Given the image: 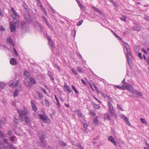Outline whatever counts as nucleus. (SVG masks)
<instances>
[{
    "mask_svg": "<svg viewBox=\"0 0 149 149\" xmlns=\"http://www.w3.org/2000/svg\"><path fill=\"white\" fill-rule=\"evenodd\" d=\"M93 105L94 107L96 109H99L100 107L99 105L95 103H93Z\"/></svg>",
    "mask_w": 149,
    "mask_h": 149,
    "instance_id": "obj_37",
    "label": "nucleus"
},
{
    "mask_svg": "<svg viewBox=\"0 0 149 149\" xmlns=\"http://www.w3.org/2000/svg\"><path fill=\"white\" fill-rule=\"evenodd\" d=\"M21 28L23 29H25L26 28V24L24 21H22L21 22Z\"/></svg>",
    "mask_w": 149,
    "mask_h": 149,
    "instance_id": "obj_22",
    "label": "nucleus"
},
{
    "mask_svg": "<svg viewBox=\"0 0 149 149\" xmlns=\"http://www.w3.org/2000/svg\"><path fill=\"white\" fill-rule=\"evenodd\" d=\"M124 90L127 89L132 94H134V91L132 86L130 84H127L124 87Z\"/></svg>",
    "mask_w": 149,
    "mask_h": 149,
    "instance_id": "obj_5",
    "label": "nucleus"
},
{
    "mask_svg": "<svg viewBox=\"0 0 149 149\" xmlns=\"http://www.w3.org/2000/svg\"><path fill=\"white\" fill-rule=\"evenodd\" d=\"M30 82L29 83V86L31 87V86H29V84H35L36 83V81L35 80L32 78H30Z\"/></svg>",
    "mask_w": 149,
    "mask_h": 149,
    "instance_id": "obj_16",
    "label": "nucleus"
},
{
    "mask_svg": "<svg viewBox=\"0 0 149 149\" xmlns=\"http://www.w3.org/2000/svg\"><path fill=\"white\" fill-rule=\"evenodd\" d=\"M14 53H15V54L17 56L18 55V53H17V50H16V49H14Z\"/></svg>",
    "mask_w": 149,
    "mask_h": 149,
    "instance_id": "obj_64",
    "label": "nucleus"
},
{
    "mask_svg": "<svg viewBox=\"0 0 149 149\" xmlns=\"http://www.w3.org/2000/svg\"><path fill=\"white\" fill-rule=\"evenodd\" d=\"M12 10V11L13 13L14 14H12L11 16L12 17L14 18H15L16 17H19V16L17 14V13L15 10H14V9L13 8H11Z\"/></svg>",
    "mask_w": 149,
    "mask_h": 149,
    "instance_id": "obj_11",
    "label": "nucleus"
},
{
    "mask_svg": "<svg viewBox=\"0 0 149 149\" xmlns=\"http://www.w3.org/2000/svg\"><path fill=\"white\" fill-rule=\"evenodd\" d=\"M144 18L146 20L149 21V16L146 15H145Z\"/></svg>",
    "mask_w": 149,
    "mask_h": 149,
    "instance_id": "obj_58",
    "label": "nucleus"
},
{
    "mask_svg": "<svg viewBox=\"0 0 149 149\" xmlns=\"http://www.w3.org/2000/svg\"><path fill=\"white\" fill-rule=\"evenodd\" d=\"M39 135L40 136L39 138L40 141L44 140L46 138L45 132L44 131H41L39 133Z\"/></svg>",
    "mask_w": 149,
    "mask_h": 149,
    "instance_id": "obj_7",
    "label": "nucleus"
},
{
    "mask_svg": "<svg viewBox=\"0 0 149 149\" xmlns=\"http://www.w3.org/2000/svg\"><path fill=\"white\" fill-rule=\"evenodd\" d=\"M31 105L32 107V110L34 111L35 112L37 110V108L36 105L32 101H31Z\"/></svg>",
    "mask_w": 149,
    "mask_h": 149,
    "instance_id": "obj_20",
    "label": "nucleus"
},
{
    "mask_svg": "<svg viewBox=\"0 0 149 149\" xmlns=\"http://www.w3.org/2000/svg\"><path fill=\"white\" fill-rule=\"evenodd\" d=\"M6 41L7 42H9L10 44H12L13 43L12 39L10 38H7Z\"/></svg>",
    "mask_w": 149,
    "mask_h": 149,
    "instance_id": "obj_30",
    "label": "nucleus"
},
{
    "mask_svg": "<svg viewBox=\"0 0 149 149\" xmlns=\"http://www.w3.org/2000/svg\"><path fill=\"white\" fill-rule=\"evenodd\" d=\"M56 102H57L56 104H57V106H58V108L60 107V102H59V100L58 101Z\"/></svg>",
    "mask_w": 149,
    "mask_h": 149,
    "instance_id": "obj_62",
    "label": "nucleus"
},
{
    "mask_svg": "<svg viewBox=\"0 0 149 149\" xmlns=\"http://www.w3.org/2000/svg\"><path fill=\"white\" fill-rule=\"evenodd\" d=\"M114 87L115 88H116L119 89H120L121 90H122V89L124 90L125 89L123 85L122 86H119L118 85H115L114 86Z\"/></svg>",
    "mask_w": 149,
    "mask_h": 149,
    "instance_id": "obj_28",
    "label": "nucleus"
},
{
    "mask_svg": "<svg viewBox=\"0 0 149 149\" xmlns=\"http://www.w3.org/2000/svg\"><path fill=\"white\" fill-rule=\"evenodd\" d=\"M18 112L19 114V116H25L27 114V112L26 111H24V110H22L21 109H18Z\"/></svg>",
    "mask_w": 149,
    "mask_h": 149,
    "instance_id": "obj_8",
    "label": "nucleus"
},
{
    "mask_svg": "<svg viewBox=\"0 0 149 149\" xmlns=\"http://www.w3.org/2000/svg\"><path fill=\"white\" fill-rule=\"evenodd\" d=\"M19 81L18 80L16 81L15 82H13V83L9 85L10 86H11L12 87H14L17 86L18 84Z\"/></svg>",
    "mask_w": 149,
    "mask_h": 149,
    "instance_id": "obj_14",
    "label": "nucleus"
},
{
    "mask_svg": "<svg viewBox=\"0 0 149 149\" xmlns=\"http://www.w3.org/2000/svg\"><path fill=\"white\" fill-rule=\"evenodd\" d=\"M111 32L113 34V35L117 38L118 39L120 40V41H122L123 40V39H122L119 36H118L117 34H116L113 30H111Z\"/></svg>",
    "mask_w": 149,
    "mask_h": 149,
    "instance_id": "obj_21",
    "label": "nucleus"
},
{
    "mask_svg": "<svg viewBox=\"0 0 149 149\" xmlns=\"http://www.w3.org/2000/svg\"><path fill=\"white\" fill-rule=\"evenodd\" d=\"M10 146L9 147L10 149H17L16 147H14L12 144H9Z\"/></svg>",
    "mask_w": 149,
    "mask_h": 149,
    "instance_id": "obj_39",
    "label": "nucleus"
},
{
    "mask_svg": "<svg viewBox=\"0 0 149 149\" xmlns=\"http://www.w3.org/2000/svg\"><path fill=\"white\" fill-rule=\"evenodd\" d=\"M93 9H94V10L96 12L99 13L100 14H101L102 12L101 11L99 10L98 8L95 7H94Z\"/></svg>",
    "mask_w": 149,
    "mask_h": 149,
    "instance_id": "obj_38",
    "label": "nucleus"
},
{
    "mask_svg": "<svg viewBox=\"0 0 149 149\" xmlns=\"http://www.w3.org/2000/svg\"><path fill=\"white\" fill-rule=\"evenodd\" d=\"M121 83L123 84V86L124 87H125V86L127 85V84H129L128 83H127L125 82V79H123Z\"/></svg>",
    "mask_w": 149,
    "mask_h": 149,
    "instance_id": "obj_31",
    "label": "nucleus"
},
{
    "mask_svg": "<svg viewBox=\"0 0 149 149\" xmlns=\"http://www.w3.org/2000/svg\"><path fill=\"white\" fill-rule=\"evenodd\" d=\"M141 120L142 123H144V124H146L147 122H146V120L144 119V118H141Z\"/></svg>",
    "mask_w": 149,
    "mask_h": 149,
    "instance_id": "obj_51",
    "label": "nucleus"
},
{
    "mask_svg": "<svg viewBox=\"0 0 149 149\" xmlns=\"http://www.w3.org/2000/svg\"><path fill=\"white\" fill-rule=\"evenodd\" d=\"M72 87L73 90L74 91L75 93H79V91L75 88V86H74L73 85H72Z\"/></svg>",
    "mask_w": 149,
    "mask_h": 149,
    "instance_id": "obj_36",
    "label": "nucleus"
},
{
    "mask_svg": "<svg viewBox=\"0 0 149 149\" xmlns=\"http://www.w3.org/2000/svg\"><path fill=\"white\" fill-rule=\"evenodd\" d=\"M133 29L134 30L136 31H139L141 30V28L139 27L134 26L133 27Z\"/></svg>",
    "mask_w": 149,
    "mask_h": 149,
    "instance_id": "obj_34",
    "label": "nucleus"
},
{
    "mask_svg": "<svg viewBox=\"0 0 149 149\" xmlns=\"http://www.w3.org/2000/svg\"><path fill=\"white\" fill-rule=\"evenodd\" d=\"M76 1H77L79 6L80 7V8L81 9L84 10L85 7L81 4V3L79 1V0H76Z\"/></svg>",
    "mask_w": 149,
    "mask_h": 149,
    "instance_id": "obj_23",
    "label": "nucleus"
},
{
    "mask_svg": "<svg viewBox=\"0 0 149 149\" xmlns=\"http://www.w3.org/2000/svg\"><path fill=\"white\" fill-rule=\"evenodd\" d=\"M4 124V122L3 120H0V128H2V125Z\"/></svg>",
    "mask_w": 149,
    "mask_h": 149,
    "instance_id": "obj_47",
    "label": "nucleus"
},
{
    "mask_svg": "<svg viewBox=\"0 0 149 149\" xmlns=\"http://www.w3.org/2000/svg\"><path fill=\"white\" fill-rule=\"evenodd\" d=\"M91 84L93 85V86L95 88V89L96 90H97L98 88H97V86L94 84L93 81H92V82H91Z\"/></svg>",
    "mask_w": 149,
    "mask_h": 149,
    "instance_id": "obj_54",
    "label": "nucleus"
},
{
    "mask_svg": "<svg viewBox=\"0 0 149 149\" xmlns=\"http://www.w3.org/2000/svg\"><path fill=\"white\" fill-rule=\"evenodd\" d=\"M40 8H41V9L42 10V11L43 12L44 14L45 15H46L47 13L46 12L45 10V9L42 6H41V7H40Z\"/></svg>",
    "mask_w": 149,
    "mask_h": 149,
    "instance_id": "obj_43",
    "label": "nucleus"
},
{
    "mask_svg": "<svg viewBox=\"0 0 149 149\" xmlns=\"http://www.w3.org/2000/svg\"><path fill=\"white\" fill-rule=\"evenodd\" d=\"M40 141L41 143V146L42 148H44L47 146V143L45 140H43L42 141Z\"/></svg>",
    "mask_w": 149,
    "mask_h": 149,
    "instance_id": "obj_15",
    "label": "nucleus"
},
{
    "mask_svg": "<svg viewBox=\"0 0 149 149\" xmlns=\"http://www.w3.org/2000/svg\"><path fill=\"white\" fill-rule=\"evenodd\" d=\"M76 111L77 113V115L78 116L81 118H83V116L81 113V111L80 110H76Z\"/></svg>",
    "mask_w": 149,
    "mask_h": 149,
    "instance_id": "obj_24",
    "label": "nucleus"
},
{
    "mask_svg": "<svg viewBox=\"0 0 149 149\" xmlns=\"http://www.w3.org/2000/svg\"><path fill=\"white\" fill-rule=\"evenodd\" d=\"M135 93L138 97H140L142 96L143 95L141 92L138 91L137 90H136L135 91Z\"/></svg>",
    "mask_w": 149,
    "mask_h": 149,
    "instance_id": "obj_26",
    "label": "nucleus"
},
{
    "mask_svg": "<svg viewBox=\"0 0 149 149\" xmlns=\"http://www.w3.org/2000/svg\"><path fill=\"white\" fill-rule=\"evenodd\" d=\"M139 47L138 46H136L134 47V50L136 52H137L139 51Z\"/></svg>",
    "mask_w": 149,
    "mask_h": 149,
    "instance_id": "obj_33",
    "label": "nucleus"
},
{
    "mask_svg": "<svg viewBox=\"0 0 149 149\" xmlns=\"http://www.w3.org/2000/svg\"><path fill=\"white\" fill-rule=\"evenodd\" d=\"M3 141L4 143L7 144L8 146H10V145H9V144H11V143L8 142V140L7 139H3Z\"/></svg>",
    "mask_w": 149,
    "mask_h": 149,
    "instance_id": "obj_40",
    "label": "nucleus"
},
{
    "mask_svg": "<svg viewBox=\"0 0 149 149\" xmlns=\"http://www.w3.org/2000/svg\"><path fill=\"white\" fill-rule=\"evenodd\" d=\"M117 107H118V109H119L122 111H123V109L122 108V107L120 106V105L119 104H117Z\"/></svg>",
    "mask_w": 149,
    "mask_h": 149,
    "instance_id": "obj_53",
    "label": "nucleus"
},
{
    "mask_svg": "<svg viewBox=\"0 0 149 149\" xmlns=\"http://www.w3.org/2000/svg\"><path fill=\"white\" fill-rule=\"evenodd\" d=\"M141 51L142 52H144L145 54H147L146 51L144 49H142Z\"/></svg>",
    "mask_w": 149,
    "mask_h": 149,
    "instance_id": "obj_63",
    "label": "nucleus"
},
{
    "mask_svg": "<svg viewBox=\"0 0 149 149\" xmlns=\"http://www.w3.org/2000/svg\"><path fill=\"white\" fill-rule=\"evenodd\" d=\"M25 18L28 23H30L31 22V17L29 15H26L25 16Z\"/></svg>",
    "mask_w": 149,
    "mask_h": 149,
    "instance_id": "obj_13",
    "label": "nucleus"
},
{
    "mask_svg": "<svg viewBox=\"0 0 149 149\" xmlns=\"http://www.w3.org/2000/svg\"><path fill=\"white\" fill-rule=\"evenodd\" d=\"M5 29L3 26H0V31H5Z\"/></svg>",
    "mask_w": 149,
    "mask_h": 149,
    "instance_id": "obj_60",
    "label": "nucleus"
},
{
    "mask_svg": "<svg viewBox=\"0 0 149 149\" xmlns=\"http://www.w3.org/2000/svg\"><path fill=\"white\" fill-rule=\"evenodd\" d=\"M64 87L65 88V89L69 93H70L72 91L70 88V87H69V86L66 83H65V85L64 86Z\"/></svg>",
    "mask_w": 149,
    "mask_h": 149,
    "instance_id": "obj_18",
    "label": "nucleus"
},
{
    "mask_svg": "<svg viewBox=\"0 0 149 149\" xmlns=\"http://www.w3.org/2000/svg\"><path fill=\"white\" fill-rule=\"evenodd\" d=\"M39 116L40 119L42 120L44 122L48 123L49 122V119L45 115L39 114Z\"/></svg>",
    "mask_w": 149,
    "mask_h": 149,
    "instance_id": "obj_6",
    "label": "nucleus"
},
{
    "mask_svg": "<svg viewBox=\"0 0 149 149\" xmlns=\"http://www.w3.org/2000/svg\"><path fill=\"white\" fill-rule=\"evenodd\" d=\"M4 146V144L3 142L1 141H0V149L2 148Z\"/></svg>",
    "mask_w": 149,
    "mask_h": 149,
    "instance_id": "obj_44",
    "label": "nucleus"
},
{
    "mask_svg": "<svg viewBox=\"0 0 149 149\" xmlns=\"http://www.w3.org/2000/svg\"><path fill=\"white\" fill-rule=\"evenodd\" d=\"M121 117L125 121L126 123L129 126L131 125V124L129 121L128 118L124 115H122Z\"/></svg>",
    "mask_w": 149,
    "mask_h": 149,
    "instance_id": "obj_9",
    "label": "nucleus"
},
{
    "mask_svg": "<svg viewBox=\"0 0 149 149\" xmlns=\"http://www.w3.org/2000/svg\"><path fill=\"white\" fill-rule=\"evenodd\" d=\"M108 140L110 141L112 143L114 146H116L117 145V143L112 136H109Z\"/></svg>",
    "mask_w": 149,
    "mask_h": 149,
    "instance_id": "obj_12",
    "label": "nucleus"
},
{
    "mask_svg": "<svg viewBox=\"0 0 149 149\" xmlns=\"http://www.w3.org/2000/svg\"><path fill=\"white\" fill-rule=\"evenodd\" d=\"M5 86V84L4 83L2 82H0V88L3 89Z\"/></svg>",
    "mask_w": 149,
    "mask_h": 149,
    "instance_id": "obj_35",
    "label": "nucleus"
},
{
    "mask_svg": "<svg viewBox=\"0 0 149 149\" xmlns=\"http://www.w3.org/2000/svg\"><path fill=\"white\" fill-rule=\"evenodd\" d=\"M37 94H38V97L39 98H41L43 97V95L42 93H40L39 92H37Z\"/></svg>",
    "mask_w": 149,
    "mask_h": 149,
    "instance_id": "obj_42",
    "label": "nucleus"
},
{
    "mask_svg": "<svg viewBox=\"0 0 149 149\" xmlns=\"http://www.w3.org/2000/svg\"><path fill=\"white\" fill-rule=\"evenodd\" d=\"M47 75L50 77L51 80L52 81H54V79L53 77L52 72L50 71H48L47 73Z\"/></svg>",
    "mask_w": 149,
    "mask_h": 149,
    "instance_id": "obj_19",
    "label": "nucleus"
},
{
    "mask_svg": "<svg viewBox=\"0 0 149 149\" xmlns=\"http://www.w3.org/2000/svg\"><path fill=\"white\" fill-rule=\"evenodd\" d=\"M77 146L80 148V149H84V148L80 144L77 145Z\"/></svg>",
    "mask_w": 149,
    "mask_h": 149,
    "instance_id": "obj_61",
    "label": "nucleus"
},
{
    "mask_svg": "<svg viewBox=\"0 0 149 149\" xmlns=\"http://www.w3.org/2000/svg\"><path fill=\"white\" fill-rule=\"evenodd\" d=\"M59 143L61 146L64 147H65L67 145L66 143L63 142H61L60 143Z\"/></svg>",
    "mask_w": 149,
    "mask_h": 149,
    "instance_id": "obj_46",
    "label": "nucleus"
},
{
    "mask_svg": "<svg viewBox=\"0 0 149 149\" xmlns=\"http://www.w3.org/2000/svg\"><path fill=\"white\" fill-rule=\"evenodd\" d=\"M35 26L36 28H38L39 27L41 29V28H42V27L41 25L39 23L36 22L35 23Z\"/></svg>",
    "mask_w": 149,
    "mask_h": 149,
    "instance_id": "obj_25",
    "label": "nucleus"
},
{
    "mask_svg": "<svg viewBox=\"0 0 149 149\" xmlns=\"http://www.w3.org/2000/svg\"><path fill=\"white\" fill-rule=\"evenodd\" d=\"M5 137L4 135V134L2 132L1 130H0V137L1 138H4Z\"/></svg>",
    "mask_w": 149,
    "mask_h": 149,
    "instance_id": "obj_50",
    "label": "nucleus"
},
{
    "mask_svg": "<svg viewBox=\"0 0 149 149\" xmlns=\"http://www.w3.org/2000/svg\"><path fill=\"white\" fill-rule=\"evenodd\" d=\"M46 37L48 40V44L50 48L52 51L54 48V45L53 42L49 35L47 34Z\"/></svg>",
    "mask_w": 149,
    "mask_h": 149,
    "instance_id": "obj_3",
    "label": "nucleus"
},
{
    "mask_svg": "<svg viewBox=\"0 0 149 149\" xmlns=\"http://www.w3.org/2000/svg\"><path fill=\"white\" fill-rule=\"evenodd\" d=\"M13 134L12 131L11 130L8 131V134L9 136H11Z\"/></svg>",
    "mask_w": 149,
    "mask_h": 149,
    "instance_id": "obj_56",
    "label": "nucleus"
},
{
    "mask_svg": "<svg viewBox=\"0 0 149 149\" xmlns=\"http://www.w3.org/2000/svg\"><path fill=\"white\" fill-rule=\"evenodd\" d=\"M18 120L16 118L15 116H14V122L15 124V126H17V125L18 124Z\"/></svg>",
    "mask_w": 149,
    "mask_h": 149,
    "instance_id": "obj_27",
    "label": "nucleus"
},
{
    "mask_svg": "<svg viewBox=\"0 0 149 149\" xmlns=\"http://www.w3.org/2000/svg\"><path fill=\"white\" fill-rule=\"evenodd\" d=\"M72 71L73 72V73L75 75H77L78 73L77 72H76L75 70L73 68L72 70Z\"/></svg>",
    "mask_w": 149,
    "mask_h": 149,
    "instance_id": "obj_57",
    "label": "nucleus"
},
{
    "mask_svg": "<svg viewBox=\"0 0 149 149\" xmlns=\"http://www.w3.org/2000/svg\"><path fill=\"white\" fill-rule=\"evenodd\" d=\"M123 45L126 48L127 53L126 54L127 59V62L129 63V55L132 56V54L130 51V46L126 42H124Z\"/></svg>",
    "mask_w": 149,
    "mask_h": 149,
    "instance_id": "obj_1",
    "label": "nucleus"
},
{
    "mask_svg": "<svg viewBox=\"0 0 149 149\" xmlns=\"http://www.w3.org/2000/svg\"><path fill=\"white\" fill-rule=\"evenodd\" d=\"M17 23L18 24H19L20 23L19 21L17 20L16 22H15V23L14 22H11L10 24V29L11 32H13L14 31H15L16 29V26L15 25V24Z\"/></svg>",
    "mask_w": 149,
    "mask_h": 149,
    "instance_id": "obj_4",
    "label": "nucleus"
},
{
    "mask_svg": "<svg viewBox=\"0 0 149 149\" xmlns=\"http://www.w3.org/2000/svg\"><path fill=\"white\" fill-rule=\"evenodd\" d=\"M45 104L47 107H49V102L46 99H45Z\"/></svg>",
    "mask_w": 149,
    "mask_h": 149,
    "instance_id": "obj_48",
    "label": "nucleus"
},
{
    "mask_svg": "<svg viewBox=\"0 0 149 149\" xmlns=\"http://www.w3.org/2000/svg\"><path fill=\"white\" fill-rule=\"evenodd\" d=\"M138 57L141 59H143V57L142 55V54L141 53H139L138 54Z\"/></svg>",
    "mask_w": 149,
    "mask_h": 149,
    "instance_id": "obj_52",
    "label": "nucleus"
},
{
    "mask_svg": "<svg viewBox=\"0 0 149 149\" xmlns=\"http://www.w3.org/2000/svg\"><path fill=\"white\" fill-rule=\"evenodd\" d=\"M29 72H27L26 70H24V75L27 76L28 77L29 76Z\"/></svg>",
    "mask_w": 149,
    "mask_h": 149,
    "instance_id": "obj_41",
    "label": "nucleus"
},
{
    "mask_svg": "<svg viewBox=\"0 0 149 149\" xmlns=\"http://www.w3.org/2000/svg\"><path fill=\"white\" fill-rule=\"evenodd\" d=\"M9 139L11 141H13V142L14 141V137L13 136H10L9 137Z\"/></svg>",
    "mask_w": 149,
    "mask_h": 149,
    "instance_id": "obj_55",
    "label": "nucleus"
},
{
    "mask_svg": "<svg viewBox=\"0 0 149 149\" xmlns=\"http://www.w3.org/2000/svg\"><path fill=\"white\" fill-rule=\"evenodd\" d=\"M107 104L110 114L111 116H114L115 112L113 106L110 101L107 102Z\"/></svg>",
    "mask_w": 149,
    "mask_h": 149,
    "instance_id": "obj_2",
    "label": "nucleus"
},
{
    "mask_svg": "<svg viewBox=\"0 0 149 149\" xmlns=\"http://www.w3.org/2000/svg\"><path fill=\"white\" fill-rule=\"evenodd\" d=\"M21 87H20L19 88L17 89L16 90L14 93L13 94V96L14 97H17L19 93V90L21 89Z\"/></svg>",
    "mask_w": 149,
    "mask_h": 149,
    "instance_id": "obj_17",
    "label": "nucleus"
},
{
    "mask_svg": "<svg viewBox=\"0 0 149 149\" xmlns=\"http://www.w3.org/2000/svg\"><path fill=\"white\" fill-rule=\"evenodd\" d=\"M77 70L79 72H82V69L80 68L79 67H78L77 68Z\"/></svg>",
    "mask_w": 149,
    "mask_h": 149,
    "instance_id": "obj_49",
    "label": "nucleus"
},
{
    "mask_svg": "<svg viewBox=\"0 0 149 149\" xmlns=\"http://www.w3.org/2000/svg\"><path fill=\"white\" fill-rule=\"evenodd\" d=\"M19 120L20 122H22L24 121V119L23 116H19Z\"/></svg>",
    "mask_w": 149,
    "mask_h": 149,
    "instance_id": "obj_59",
    "label": "nucleus"
},
{
    "mask_svg": "<svg viewBox=\"0 0 149 149\" xmlns=\"http://www.w3.org/2000/svg\"><path fill=\"white\" fill-rule=\"evenodd\" d=\"M93 122L95 124H98V119L97 117L95 118L93 120Z\"/></svg>",
    "mask_w": 149,
    "mask_h": 149,
    "instance_id": "obj_32",
    "label": "nucleus"
},
{
    "mask_svg": "<svg viewBox=\"0 0 149 149\" xmlns=\"http://www.w3.org/2000/svg\"><path fill=\"white\" fill-rule=\"evenodd\" d=\"M24 120L26 124H28L29 122V118L26 116H25L24 118Z\"/></svg>",
    "mask_w": 149,
    "mask_h": 149,
    "instance_id": "obj_29",
    "label": "nucleus"
},
{
    "mask_svg": "<svg viewBox=\"0 0 149 149\" xmlns=\"http://www.w3.org/2000/svg\"><path fill=\"white\" fill-rule=\"evenodd\" d=\"M10 64L13 65H15L17 64V61L14 58H11L10 60Z\"/></svg>",
    "mask_w": 149,
    "mask_h": 149,
    "instance_id": "obj_10",
    "label": "nucleus"
},
{
    "mask_svg": "<svg viewBox=\"0 0 149 149\" xmlns=\"http://www.w3.org/2000/svg\"><path fill=\"white\" fill-rule=\"evenodd\" d=\"M83 20H81L79 21L77 24V25L78 26H80L81 24H82V22H83Z\"/></svg>",
    "mask_w": 149,
    "mask_h": 149,
    "instance_id": "obj_45",
    "label": "nucleus"
}]
</instances>
